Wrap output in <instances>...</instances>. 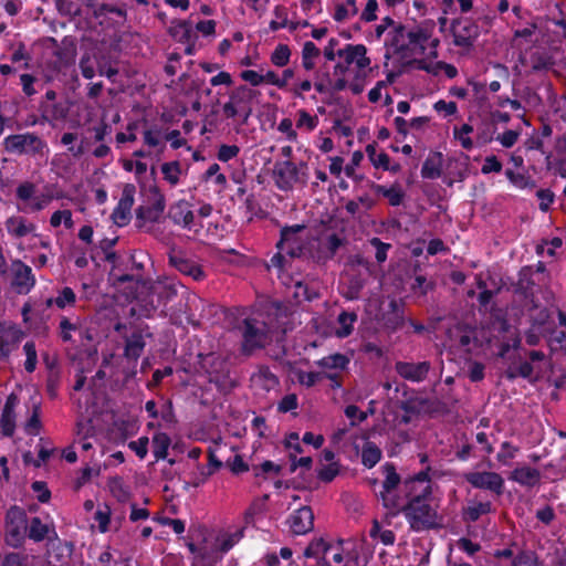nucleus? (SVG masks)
<instances>
[{"label":"nucleus","mask_w":566,"mask_h":566,"mask_svg":"<svg viewBox=\"0 0 566 566\" xmlns=\"http://www.w3.org/2000/svg\"><path fill=\"white\" fill-rule=\"evenodd\" d=\"M400 491L405 494V499L400 502L401 507L390 512L392 515L403 513L411 530L416 532L441 526L442 517L437 507L430 503L432 488L427 471L406 479Z\"/></svg>","instance_id":"1"},{"label":"nucleus","mask_w":566,"mask_h":566,"mask_svg":"<svg viewBox=\"0 0 566 566\" xmlns=\"http://www.w3.org/2000/svg\"><path fill=\"white\" fill-rule=\"evenodd\" d=\"M14 196L18 210L29 214L43 211L54 199L51 191H40L39 186L30 180L21 181Z\"/></svg>","instance_id":"2"},{"label":"nucleus","mask_w":566,"mask_h":566,"mask_svg":"<svg viewBox=\"0 0 566 566\" xmlns=\"http://www.w3.org/2000/svg\"><path fill=\"white\" fill-rule=\"evenodd\" d=\"M272 176L275 186L282 191L303 188L308 182V166L305 161L296 164L293 160H280L274 164Z\"/></svg>","instance_id":"3"},{"label":"nucleus","mask_w":566,"mask_h":566,"mask_svg":"<svg viewBox=\"0 0 566 566\" xmlns=\"http://www.w3.org/2000/svg\"><path fill=\"white\" fill-rule=\"evenodd\" d=\"M303 229L302 226L284 228L281 231V240L277 242V252L271 258L269 268L283 270L287 259L300 256L302 253V241L297 233Z\"/></svg>","instance_id":"4"},{"label":"nucleus","mask_w":566,"mask_h":566,"mask_svg":"<svg viewBox=\"0 0 566 566\" xmlns=\"http://www.w3.org/2000/svg\"><path fill=\"white\" fill-rule=\"evenodd\" d=\"M28 515L17 505L8 509L4 516V543L12 548L23 546L28 532Z\"/></svg>","instance_id":"5"},{"label":"nucleus","mask_w":566,"mask_h":566,"mask_svg":"<svg viewBox=\"0 0 566 566\" xmlns=\"http://www.w3.org/2000/svg\"><path fill=\"white\" fill-rule=\"evenodd\" d=\"M256 96V92L247 85H240L231 91L229 101L223 104L222 112L226 118H234L241 116L243 123L252 114V101Z\"/></svg>","instance_id":"6"},{"label":"nucleus","mask_w":566,"mask_h":566,"mask_svg":"<svg viewBox=\"0 0 566 566\" xmlns=\"http://www.w3.org/2000/svg\"><path fill=\"white\" fill-rule=\"evenodd\" d=\"M432 31L433 24H421L412 29H407L403 25H399L396 29L397 36H400L403 41H406L400 46L420 53L424 52L427 44L432 46L438 45V39H432Z\"/></svg>","instance_id":"7"},{"label":"nucleus","mask_w":566,"mask_h":566,"mask_svg":"<svg viewBox=\"0 0 566 566\" xmlns=\"http://www.w3.org/2000/svg\"><path fill=\"white\" fill-rule=\"evenodd\" d=\"M385 480L381 484L379 497L382 505L391 512L394 509L401 507L400 502L405 499V494L400 491V476L396 472V468L391 463H386L382 467Z\"/></svg>","instance_id":"8"},{"label":"nucleus","mask_w":566,"mask_h":566,"mask_svg":"<svg viewBox=\"0 0 566 566\" xmlns=\"http://www.w3.org/2000/svg\"><path fill=\"white\" fill-rule=\"evenodd\" d=\"M4 147L10 153L27 154L31 156L49 153L45 140L34 133L9 135L4 138Z\"/></svg>","instance_id":"9"},{"label":"nucleus","mask_w":566,"mask_h":566,"mask_svg":"<svg viewBox=\"0 0 566 566\" xmlns=\"http://www.w3.org/2000/svg\"><path fill=\"white\" fill-rule=\"evenodd\" d=\"M242 335V349L250 354L256 348H262L268 343L266 324L256 318L247 317L238 326Z\"/></svg>","instance_id":"10"},{"label":"nucleus","mask_w":566,"mask_h":566,"mask_svg":"<svg viewBox=\"0 0 566 566\" xmlns=\"http://www.w3.org/2000/svg\"><path fill=\"white\" fill-rule=\"evenodd\" d=\"M148 192V205L138 207L136 210V217L137 220L143 223H155L159 221L165 211L166 199L157 186H150Z\"/></svg>","instance_id":"11"},{"label":"nucleus","mask_w":566,"mask_h":566,"mask_svg":"<svg viewBox=\"0 0 566 566\" xmlns=\"http://www.w3.org/2000/svg\"><path fill=\"white\" fill-rule=\"evenodd\" d=\"M464 480L473 488L501 495L504 491V479L494 471H471L463 474Z\"/></svg>","instance_id":"12"},{"label":"nucleus","mask_w":566,"mask_h":566,"mask_svg":"<svg viewBox=\"0 0 566 566\" xmlns=\"http://www.w3.org/2000/svg\"><path fill=\"white\" fill-rule=\"evenodd\" d=\"M451 32L455 46L470 49L480 35V28L470 19H455L451 23Z\"/></svg>","instance_id":"13"},{"label":"nucleus","mask_w":566,"mask_h":566,"mask_svg":"<svg viewBox=\"0 0 566 566\" xmlns=\"http://www.w3.org/2000/svg\"><path fill=\"white\" fill-rule=\"evenodd\" d=\"M12 281L11 286L18 294H28L35 285V277L32 269L21 260H13L11 263Z\"/></svg>","instance_id":"14"},{"label":"nucleus","mask_w":566,"mask_h":566,"mask_svg":"<svg viewBox=\"0 0 566 566\" xmlns=\"http://www.w3.org/2000/svg\"><path fill=\"white\" fill-rule=\"evenodd\" d=\"M24 337V332L15 324L0 322V357L8 358Z\"/></svg>","instance_id":"15"},{"label":"nucleus","mask_w":566,"mask_h":566,"mask_svg":"<svg viewBox=\"0 0 566 566\" xmlns=\"http://www.w3.org/2000/svg\"><path fill=\"white\" fill-rule=\"evenodd\" d=\"M136 187L133 184H125L122 190V197L112 213V219L119 226H126L132 218V208L135 202Z\"/></svg>","instance_id":"16"},{"label":"nucleus","mask_w":566,"mask_h":566,"mask_svg":"<svg viewBox=\"0 0 566 566\" xmlns=\"http://www.w3.org/2000/svg\"><path fill=\"white\" fill-rule=\"evenodd\" d=\"M337 56L344 60L347 66L355 64L358 71L369 67L370 59L367 56V49L364 44H346L337 50Z\"/></svg>","instance_id":"17"},{"label":"nucleus","mask_w":566,"mask_h":566,"mask_svg":"<svg viewBox=\"0 0 566 566\" xmlns=\"http://www.w3.org/2000/svg\"><path fill=\"white\" fill-rule=\"evenodd\" d=\"M431 369L429 361L410 363L397 361L395 364L396 373L403 379L412 382L423 381Z\"/></svg>","instance_id":"18"},{"label":"nucleus","mask_w":566,"mask_h":566,"mask_svg":"<svg viewBox=\"0 0 566 566\" xmlns=\"http://www.w3.org/2000/svg\"><path fill=\"white\" fill-rule=\"evenodd\" d=\"M168 218L177 226L191 230L193 227L195 214L190 203L185 200H178L169 207Z\"/></svg>","instance_id":"19"},{"label":"nucleus","mask_w":566,"mask_h":566,"mask_svg":"<svg viewBox=\"0 0 566 566\" xmlns=\"http://www.w3.org/2000/svg\"><path fill=\"white\" fill-rule=\"evenodd\" d=\"M291 531L295 535H304L313 530L314 513L310 506L294 511L289 517Z\"/></svg>","instance_id":"20"},{"label":"nucleus","mask_w":566,"mask_h":566,"mask_svg":"<svg viewBox=\"0 0 566 566\" xmlns=\"http://www.w3.org/2000/svg\"><path fill=\"white\" fill-rule=\"evenodd\" d=\"M7 232L14 239L24 238L36 230V224L23 216L14 214L4 221Z\"/></svg>","instance_id":"21"},{"label":"nucleus","mask_w":566,"mask_h":566,"mask_svg":"<svg viewBox=\"0 0 566 566\" xmlns=\"http://www.w3.org/2000/svg\"><path fill=\"white\" fill-rule=\"evenodd\" d=\"M18 403L19 398L17 395L11 394L8 396L0 418L1 431L6 437H11L14 433L15 408Z\"/></svg>","instance_id":"22"},{"label":"nucleus","mask_w":566,"mask_h":566,"mask_svg":"<svg viewBox=\"0 0 566 566\" xmlns=\"http://www.w3.org/2000/svg\"><path fill=\"white\" fill-rule=\"evenodd\" d=\"M169 263L180 273L192 277L195 281H201L205 277L202 269L181 253H171L169 255Z\"/></svg>","instance_id":"23"},{"label":"nucleus","mask_w":566,"mask_h":566,"mask_svg":"<svg viewBox=\"0 0 566 566\" xmlns=\"http://www.w3.org/2000/svg\"><path fill=\"white\" fill-rule=\"evenodd\" d=\"M349 364V359L347 356L343 354H333L326 357H323L317 361V365L321 366L325 370H331V373H325L324 375L335 381V387H339L340 384L336 381L338 377V371L346 369Z\"/></svg>","instance_id":"24"},{"label":"nucleus","mask_w":566,"mask_h":566,"mask_svg":"<svg viewBox=\"0 0 566 566\" xmlns=\"http://www.w3.org/2000/svg\"><path fill=\"white\" fill-rule=\"evenodd\" d=\"M334 551V547L325 543L322 538L314 539L310 543L304 552V556L307 558H315L316 566H331L327 559V554Z\"/></svg>","instance_id":"25"},{"label":"nucleus","mask_w":566,"mask_h":566,"mask_svg":"<svg viewBox=\"0 0 566 566\" xmlns=\"http://www.w3.org/2000/svg\"><path fill=\"white\" fill-rule=\"evenodd\" d=\"M252 387L255 389H260L263 391H270L274 389L277 384V377L269 369V367L261 366L259 369L251 376Z\"/></svg>","instance_id":"26"},{"label":"nucleus","mask_w":566,"mask_h":566,"mask_svg":"<svg viewBox=\"0 0 566 566\" xmlns=\"http://www.w3.org/2000/svg\"><path fill=\"white\" fill-rule=\"evenodd\" d=\"M168 32L175 41L180 43L191 42L192 39H197L192 23L188 20L171 21Z\"/></svg>","instance_id":"27"},{"label":"nucleus","mask_w":566,"mask_h":566,"mask_svg":"<svg viewBox=\"0 0 566 566\" xmlns=\"http://www.w3.org/2000/svg\"><path fill=\"white\" fill-rule=\"evenodd\" d=\"M510 479L523 486L533 488L541 480V472L531 467H518L511 473Z\"/></svg>","instance_id":"28"},{"label":"nucleus","mask_w":566,"mask_h":566,"mask_svg":"<svg viewBox=\"0 0 566 566\" xmlns=\"http://www.w3.org/2000/svg\"><path fill=\"white\" fill-rule=\"evenodd\" d=\"M371 189L377 193L385 197L389 205L392 207H398L402 203L405 199V191L402 190L400 184L395 182L390 187H386L378 184H373Z\"/></svg>","instance_id":"29"},{"label":"nucleus","mask_w":566,"mask_h":566,"mask_svg":"<svg viewBox=\"0 0 566 566\" xmlns=\"http://www.w3.org/2000/svg\"><path fill=\"white\" fill-rule=\"evenodd\" d=\"M125 343V357L136 361L144 352L146 345L142 332L135 331L130 336L126 338Z\"/></svg>","instance_id":"30"},{"label":"nucleus","mask_w":566,"mask_h":566,"mask_svg":"<svg viewBox=\"0 0 566 566\" xmlns=\"http://www.w3.org/2000/svg\"><path fill=\"white\" fill-rule=\"evenodd\" d=\"M50 533H54V528L43 523L40 517H32L29 525L27 535L33 542H42L50 537Z\"/></svg>","instance_id":"31"},{"label":"nucleus","mask_w":566,"mask_h":566,"mask_svg":"<svg viewBox=\"0 0 566 566\" xmlns=\"http://www.w3.org/2000/svg\"><path fill=\"white\" fill-rule=\"evenodd\" d=\"M357 321V315L354 312H342L337 317L339 328L335 331V334L339 338L349 336L354 329V324Z\"/></svg>","instance_id":"32"},{"label":"nucleus","mask_w":566,"mask_h":566,"mask_svg":"<svg viewBox=\"0 0 566 566\" xmlns=\"http://www.w3.org/2000/svg\"><path fill=\"white\" fill-rule=\"evenodd\" d=\"M491 511V502H471L464 509L463 516L469 522H476L482 515L489 514Z\"/></svg>","instance_id":"33"},{"label":"nucleus","mask_w":566,"mask_h":566,"mask_svg":"<svg viewBox=\"0 0 566 566\" xmlns=\"http://www.w3.org/2000/svg\"><path fill=\"white\" fill-rule=\"evenodd\" d=\"M153 453L155 459H166L168 449L171 443L169 436L165 432H158L153 437Z\"/></svg>","instance_id":"34"},{"label":"nucleus","mask_w":566,"mask_h":566,"mask_svg":"<svg viewBox=\"0 0 566 566\" xmlns=\"http://www.w3.org/2000/svg\"><path fill=\"white\" fill-rule=\"evenodd\" d=\"M321 51L312 41H306L302 49V65L306 71L315 67V61L319 56Z\"/></svg>","instance_id":"35"},{"label":"nucleus","mask_w":566,"mask_h":566,"mask_svg":"<svg viewBox=\"0 0 566 566\" xmlns=\"http://www.w3.org/2000/svg\"><path fill=\"white\" fill-rule=\"evenodd\" d=\"M77 139V135L75 133H64L61 136V144L64 146H69V151L73 157L78 158L84 155L87 149L88 142L83 138L77 146H73V143Z\"/></svg>","instance_id":"36"},{"label":"nucleus","mask_w":566,"mask_h":566,"mask_svg":"<svg viewBox=\"0 0 566 566\" xmlns=\"http://www.w3.org/2000/svg\"><path fill=\"white\" fill-rule=\"evenodd\" d=\"M357 12L358 7L356 4V0H345L336 6L333 18L337 22H343L355 17Z\"/></svg>","instance_id":"37"},{"label":"nucleus","mask_w":566,"mask_h":566,"mask_svg":"<svg viewBox=\"0 0 566 566\" xmlns=\"http://www.w3.org/2000/svg\"><path fill=\"white\" fill-rule=\"evenodd\" d=\"M381 459V450L373 442H366L361 450V462L366 468L375 467Z\"/></svg>","instance_id":"38"},{"label":"nucleus","mask_w":566,"mask_h":566,"mask_svg":"<svg viewBox=\"0 0 566 566\" xmlns=\"http://www.w3.org/2000/svg\"><path fill=\"white\" fill-rule=\"evenodd\" d=\"M292 51L287 44H277L270 55L271 63L276 67H285L291 60Z\"/></svg>","instance_id":"39"},{"label":"nucleus","mask_w":566,"mask_h":566,"mask_svg":"<svg viewBox=\"0 0 566 566\" xmlns=\"http://www.w3.org/2000/svg\"><path fill=\"white\" fill-rule=\"evenodd\" d=\"M108 489L119 502H126L130 496L129 486L119 476L109 479Z\"/></svg>","instance_id":"40"},{"label":"nucleus","mask_w":566,"mask_h":566,"mask_svg":"<svg viewBox=\"0 0 566 566\" xmlns=\"http://www.w3.org/2000/svg\"><path fill=\"white\" fill-rule=\"evenodd\" d=\"M534 282L532 280V271L530 268H523L518 273V281L515 284V291L525 297L532 295V287Z\"/></svg>","instance_id":"41"},{"label":"nucleus","mask_w":566,"mask_h":566,"mask_svg":"<svg viewBox=\"0 0 566 566\" xmlns=\"http://www.w3.org/2000/svg\"><path fill=\"white\" fill-rule=\"evenodd\" d=\"M161 174L164 175V179L169 182L170 186H176L179 184L180 175H181V166L179 161H168L161 165Z\"/></svg>","instance_id":"42"},{"label":"nucleus","mask_w":566,"mask_h":566,"mask_svg":"<svg viewBox=\"0 0 566 566\" xmlns=\"http://www.w3.org/2000/svg\"><path fill=\"white\" fill-rule=\"evenodd\" d=\"M505 375L509 379H515L516 377L531 378L533 366L528 361L514 363L509 366Z\"/></svg>","instance_id":"43"},{"label":"nucleus","mask_w":566,"mask_h":566,"mask_svg":"<svg viewBox=\"0 0 566 566\" xmlns=\"http://www.w3.org/2000/svg\"><path fill=\"white\" fill-rule=\"evenodd\" d=\"M76 300L75 292L69 286H64L62 290L57 291V295L54 297L55 306L60 310L74 306Z\"/></svg>","instance_id":"44"},{"label":"nucleus","mask_w":566,"mask_h":566,"mask_svg":"<svg viewBox=\"0 0 566 566\" xmlns=\"http://www.w3.org/2000/svg\"><path fill=\"white\" fill-rule=\"evenodd\" d=\"M473 132V127L469 124H463L461 127L453 128V136L460 143L462 148L471 150L473 148V140L470 134Z\"/></svg>","instance_id":"45"},{"label":"nucleus","mask_w":566,"mask_h":566,"mask_svg":"<svg viewBox=\"0 0 566 566\" xmlns=\"http://www.w3.org/2000/svg\"><path fill=\"white\" fill-rule=\"evenodd\" d=\"M64 224L66 229H72L74 226L72 211L71 210H56L52 213L50 218V226L52 228H59L61 224Z\"/></svg>","instance_id":"46"},{"label":"nucleus","mask_w":566,"mask_h":566,"mask_svg":"<svg viewBox=\"0 0 566 566\" xmlns=\"http://www.w3.org/2000/svg\"><path fill=\"white\" fill-rule=\"evenodd\" d=\"M296 127L302 129H306L307 132H313L318 125V117L311 115L305 109H298L297 113Z\"/></svg>","instance_id":"47"},{"label":"nucleus","mask_w":566,"mask_h":566,"mask_svg":"<svg viewBox=\"0 0 566 566\" xmlns=\"http://www.w3.org/2000/svg\"><path fill=\"white\" fill-rule=\"evenodd\" d=\"M23 352L25 354L24 369L28 373H33L36 368L38 364V354L35 348V343L33 340H29L23 345Z\"/></svg>","instance_id":"48"},{"label":"nucleus","mask_w":566,"mask_h":566,"mask_svg":"<svg viewBox=\"0 0 566 566\" xmlns=\"http://www.w3.org/2000/svg\"><path fill=\"white\" fill-rule=\"evenodd\" d=\"M512 566H543L537 555L532 551L520 552L512 562Z\"/></svg>","instance_id":"49"},{"label":"nucleus","mask_w":566,"mask_h":566,"mask_svg":"<svg viewBox=\"0 0 566 566\" xmlns=\"http://www.w3.org/2000/svg\"><path fill=\"white\" fill-rule=\"evenodd\" d=\"M366 153L368 155V158L376 168L385 169L386 166L389 164V156L384 151L377 153L376 148L371 145L367 146Z\"/></svg>","instance_id":"50"},{"label":"nucleus","mask_w":566,"mask_h":566,"mask_svg":"<svg viewBox=\"0 0 566 566\" xmlns=\"http://www.w3.org/2000/svg\"><path fill=\"white\" fill-rule=\"evenodd\" d=\"M421 176L427 179H437L441 176V165L432 158H428L421 168Z\"/></svg>","instance_id":"51"},{"label":"nucleus","mask_w":566,"mask_h":566,"mask_svg":"<svg viewBox=\"0 0 566 566\" xmlns=\"http://www.w3.org/2000/svg\"><path fill=\"white\" fill-rule=\"evenodd\" d=\"M266 499L268 496H264L263 499H256L250 504V506L244 512V521L247 524L252 523L254 517L263 512Z\"/></svg>","instance_id":"52"},{"label":"nucleus","mask_w":566,"mask_h":566,"mask_svg":"<svg viewBox=\"0 0 566 566\" xmlns=\"http://www.w3.org/2000/svg\"><path fill=\"white\" fill-rule=\"evenodd\" d=\"M60 328V337L63 342H71L72 340V332H75L78 329V324L73 323L70 321V318L63 316L60 319L59 324Z\"/></svg>","instance_id":"53"},{"label":"nucleus","mask_w":566,"mask_h":566,"mask_svg":"<svg viewBox=\"0 0 566 566\" xmlns=\"http://www.w3.org/2000/svg\"><path fill=\"white\" fill-rule=\"evenodd\" d=\"M40 412H41L40 406L34 405L32 415H31L30 419L27 421L25 427H24L25 432L28 434L35 436L39 433V431L41 429Z\"/></svg>","instance_id":"54"},{"label":"nucleus","mask_w":566,"mask_h":566,"mask_svg":"<svg viewBox=\"0 0 566 566\" xmlns=\"http://www.w3.org/2000/svg\"><path fill=\"white\" fill-rule=\"evenodd\" d=\"M505 175L507 179L520 189L534 187V182L531 180V178L523 174H515L513 170L507 169Z\"/></svg>","instance_id":"55"},{"label":"nucleus","mask_w":566,"mask_h":566,"mask_svg":"<svg viewBox=\"0 0 566 566\" xmlns=\"http://www.w3.org/2000/svg\"><path fill=\"white\" fill-rule=\"evenodd\" d=\"M520 136H521L520 130L507 129L504 133L499 134L495 137V140H497L504 148H511L517 143Z\"/></svg>","instance_id":"56"},{"label":"nucleus","mask_w":566,"mask_h":566,"mask_svg":"<svg viewBox=\"0 0 566 566\" xmlns=\"http://www.w3.org/2000/svg\"><path fill=\"white\" fill-rule=\"evenodd\" d=\"M212 474L213 470H207L206 467L199 465L197 472L192 473L191 480L187 484L192 488H199L205 484Z\"/></svg>","instance_id":"57"},{"label":"nucleus","mask_w":566,"mask_h":566,"mask_svg":"<svg viewBox=\"0 0 566 566\" xmlns=\"http://www.w3.org/2000/svg\"><path fill=\"white\" fill-rule=\"evenodd\" d=\"M532 70L533 71H544L548 70L553 65V61L549 56L541 53H535L531 56Z\"/></svg>","instance_id":"58"},{"label":"nucleus","mask_w":566,"mask_h":566,"mask_svg":"<svg viewBox=\"0 0 566 566\" xmlns=\"http://www.w3.org/2000/svg\"><path fill=\"white\" fill-rule=\"evenodd\" d=\"M240 153V147L237 145H221L218 149L217 157L220 161L227 163L235 158Z\"/></svg>","instance_id":"59"},{"label":"nucleus","mask_w":566,"mask_h":566,"mask_svg":"<svg viewBox=\"0 0 566 566\" xmlns=\"http://www.w3.org/2000/svg\"><path fill=\"white\" fill-rule=\"evenodd\" d=\"M518 451L517 447L512 446L510 442H503L501 446V450L497 453L496 458L499 462L503 464H507L510 460L514 459Z\"/></svg>","instance_id":"60"},{"label":"nucleus","mask_w":566,"mask_h":566,"mask_svg":"<svg viewBox=\"0 0 566 566\" xmlns=\"http://www.w3.org/2000/svg\"><path fill=\"white\" fill-rule=\"evenodd\" d=\"M563 241L560 238H553L549 241H544L542 244H538L536 248V252L538 254H547L549 256L555 255V250L560 248Z\"/></svg>","instance_id":"61"},{"label":"nucleus","mask_w":566,"mask_h":566,"mask_svg":"<svg viewBox=\"0 0 566 566\" xmlns=\"http://www.w3.org/2000/svg\"><path fill=\"white\" fill-rule=\"evenodd\" d=\"M277 130L286 136L290 142H297V132L293 128V122L291 118H283L277 125Z\"/></svg>","instance_id":"62"},{"label":"nucleus","mask_w":566,"mask_h":566,"mask_svg":"<svg viewBox=\"0 0 566 566\" xmlns=\"http://www.w3.org/2000/svg\"><path fill=\"white\" fill-rule=\"evenodd\" d=\"M345 415L348 419L352 420L350 424L356 426L363 421H365L368 417L367 412L360 411L359 408L355 405H349L345 408Z\"/></svg>","instance_id":"63"},{"label":"nucleus","mask_w":566,"mask_h":566,"mask_svg":"<svg viewBox=\"0 0 566 566\" xmlns=\"http://www.w3.org/2000/svg\"><path fill=\"white\" fill-rule=\"evenodd\" d=\"M148 438L147 437H140L139 439L135 441H130L128 443V447L130 450H133L136 455L139 459H144L147 455L148 452Z\"/></svg>","instance_id":"64"}]
</instances>
